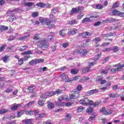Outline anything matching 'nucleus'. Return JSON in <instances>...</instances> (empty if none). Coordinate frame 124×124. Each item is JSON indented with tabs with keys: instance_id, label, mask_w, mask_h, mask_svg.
Instances as JSON below:
<instances>
[{
	"instance_id": "1",
	"label": "nucleus",
	"mask_w": 124,
	"mask_h": 124,
	"mask_svg": "<svg viewBox=\"0 0 124 124\" xmlns=\"http://www.w3.org/2000/svg\"><path fill=\"white\" fill-rule=\"evenodd\" d=\"M79 103L82 105L90 106V105L93 104V101L90 100L88 98H84L80 100Z\"/></svg>"
},
{
	"instance_id": "2",
	"label": "nucleus",
	"mask_w": 124,
	"mask_h": 124,
	"mask_svg": "<svg viewBox=\"0 0 124 124\" xmlns=\"http://www.w3.org/2000/svg\"><path fill=\"white\" fill-rule=\"evenodd\" d=\"M39 46L41 48H48L49 47V44L46 40L42 39L39 41Z\"/></svg>"
},
{
	"instance_id": "3",
	"label": "nucleus",
	"mask_w": 124,
	"mask_h": 124,
	"mask_svg": "<svg viewBox=\"0 0 124 124\" xmlns=\"http://www.w3.org/2000/svg\"><path fill=\"white\" fill-rule=\"evenodd\" d=\"M117 68H112L110 70L111 72L112 73H116V72H118V71H121L122 68H124V64L121 65V64L119 63L114 65Z\"/></svg>"
},
{
	"instance_id": "4",
	"label": "nucleus",
	"mask_w": 124,
	"mask_h": 124,
	"mask_svg": "<svg viewBox=\"0 0 124 124\" xmlns=\"http://www.w3.org/2000/svg\"><path fill=\"white\" fill-rule=\"evenodd\" d=\"M99 92V89H95L88 91L85 93V95L90 96V95H92V94H94L95 93H97Z\"/></svg>"
},
{
	"instance_id": "5",
	"label": "nucleus",
	"mask_w": 124,
	"mask_h": 124,
	"mask_svg": "<svg viewBox=\"0 0 124 124\" xmlns=\"http://www.w3.org/2000/svg\"><path fill=\"white\" fill-rule=\"evenodd\" d=\"M97 16H93L90 17V18H84L82 21V23L83 24H84V23H87L88 22H90L91 20V18H93V20H94V18H97Z\"/></svg>"
},
{
	"instance_id": "6",
	"label": "nucleus",
	"mask_w": 124,
	"mask_h": 124,
	"mask_svg": "<svg viewBox=\"0 0 124 124\" xmlns=\"http://www.w3.org/2000/svg\"><path fill=\"white\" fill-rule=\"evenodd\" d=\"M96 79L98 82H100L101 85H104V84H106V83H107V81L105 79H103V78H102L101 77H97Z\"/></svg>"
},
{
	"instance_id": "7",
	"label": "nucleus",
	"mask_w": 124,
	"mask_h": 124,
	"mask_svg": "<svg viewBox=\"0 0 124 124\" xmlns=\"http://www.w3.org/2000/svg\"><path fill=\"white\" fill-rule=\"evenodd\" d=\"M53 21L52 20H47L46 23V26H48L49 29H52V28H54L55 27V25L53 24Z\"/></svg>"
},
{
	"instance_id": "8",
	"label": "nucleus",
	"mask_w": 124,
	"mask_h": 124,
	"mask_svg": "<svg viewBox=\"0 0 124 124\" xmlns=\"http://www.w3.org/2000/svg\"><path fill=\"white\" fill-rule=\"evenodd\" d=\"M32 122H33V119H30L27 120H24L22 121L23 124H32Z\"/></svg>"
},
{
	"instance_id": "9",
	"label": "nucleus",
	"mask_w": 124,
	"mask_h": 124,
	"mask_svg": "<svg viewBox=\"0 0 124 124\" xmlns=\"http://www.w3.org/2000/svg\"><path fill=\"white\" fill-rule=\"evenodd\" d=\"M79 52L80 56H86L88 55V51H87V49H80L79 50Z\"/></svg>"
},
{
	"instance_id": "10",
	"label": "nucleus",
	"mask_w": 124,
	"mask_h": 124,
	"mask_svg": "<svg viewBox=\"0 0 124 124\" xmlns=\"http://www.w3.org/2000/svg\"><path fill=\"white\" fill-rule=\"evenodd\" d=\"M11 14V15L8 19V21H9V22L14 21L15 20V19H16V16L14 15V14Z\"/></svg>"
},
{
	"instance_id": "11",
	"label": "nucleus",
	"mask_w": 124,
	"mask_h": 124,
	"mask_svg": "<svg viewBox=\"0 0 124 124\" xmlns=\"http://www.w3.org/2000/svg\"><path fill=\"white\" fill-rule=\"evenodd\" d=\"M8 30V27L4 25L0 26V32H2L4 31H7Z\"/></svg>"
},
{
	"instance_id": "12",
	"label": "nucleus",
	"mask_w": 124,
	"mask_h": 124,
	"mask_svg": "<svg viewBox=\"0 0 124 124\" xmlns=\"http://www.w3.org/2000/svg\"><path fill=\"white\" fill-rule=\"evenodd\" d=\"M28 113L29 115H30V116H32V115H33V113L34 114H35L36 113H39V110H34L33 111L31 110L30 111H28L26 112V114H28Z\"/></svg>"
},
{
	"instance_id": "13",
	"label": "nucleus",
	"mask_w": 124,
	"mask_h": 124,
	"mask_svg": "<svg viewBox=\"0 0 124 124\" xmlns=\"http://www.w3.org/2000/svg\"><path fill=\"white\" fill-rule=\"evenodd\" d=\"M35 88L36 87L34 85H32L28 88V90H29L30 93H33V91L35 90Z\"/></svg>"
},
{
	"instance_id": "14",
	"label": "nucleus",
	"mask_w": 124,
	"mask_h": 124,
	"mask_svg": "<svg viewBox=\"0 0 124 124\" xmlns=\"http://www.w3.org/2000/svg\"><path fill=\"white\" fill-rule=\"evenodd\" d=\"M35 116L37 119H40V118H44L45 117V114L42 113L41 114H38V113H35Z\"/></svg>"
},
{
	"instance_id": "15",
	"label": "nucleus",
	"mask_w": 124,
	"mask_h": 124,
	"mask_svg": "<svg viewBox=\"0 0 124 124\" xmlns=\"http://www.w3.org/2000/svg\"><path fill=\"white\" fill-rule=\"evenodd\" d=\"M112 112L113 110L111 109H107L105 111H104L103 114L104 115H106V116H107V115H110V114H112Z\"/></svg>"
},
{
	"instance_id": "16",
	"label": "nucleus",
	"mask_w": 124,
	"mask_h": 124,
	"mask_svg": "<svg viewBox=\"0 0 124 124\" xmlns=\"http://www.w3.org/2000/svg\"><path fill=\"white\" fill-rule=\"evenodd\" d=\"M30 33H27V35H25L23 37H20L18 38V40H21V41H23V40H26V39H27V38L28 37H30Z\"/></svg>"
},
{
	"instance_id": "17",
	"label": "nucleus",
	"mask_w": 124,
	"mask_h": 124,
	"mask_svg": "<svg viewBox=\"0 0 124 124\" xmlns=\"http://www.w3.org/2000/svg\"><path fill=\"white\" fill-rule=\"evenodd\" d=\"M28 49V46H20L18 50V51H21V52H23V51H25V50H27Z\"/></svg>"
},
{
	"instance_id": "18",
	"label": "nucleus",
	"mask_w": 124,
	"mask_h": 124,
	"mask_svg": "<svg viewBox=\"0 0 124 124\" xmlns=\"http://www.w3.org/2000/svg\"><path fill=\"white\" fill-rule=\"evenodd\" d=\"M78 31L76 29H74L72 31H71L68 32V34H72V35L77 33Z\"/></svg>"
},
{
	"instance_id": "19",
	"label": "nucleus",
	"mask_w": 124,
	"mask_h": 124,
	"mask_svg": "<svg viewBox=\"0 0 124 124\" xmlns=\"http://www.w3.org/2000/svg\"><path fill=\"white\" fill-rule=\"evenodd\" d=\"M47 106H48V108L49 110H51V109H53L54 107H55V104L52 102H49L48 103Z\"/></svg>"
},
{
	"instance_id": "20",
	"label": "nucleus",
	"mask_w": 124,
	"mask_h": 124,
	"mask_svg": "<svg viewBox=\"0 0 124 124\" xmlns=\"http://www.w3.org/2000/svg\"><path fill=\"white\" fill-rule=\"evenodd\" d=\"M74 94L75 95V98H79L80 97V92L79 91H74Z\"/></svg>"
},
{
	"instance_id": "21",
	"label": "nucleus",
	"mask_w": 124,
	"mask_h": 124,
	"mask_svg": "<svg viewBox=\"0 0 124 124\" xmlns=\"http://www.w3.org/2000/svg\"><path fill=\"white\" fill-rule=\"evenodd\" d=\"M61 77L62 80H67L68 79V76L67 75H65V74L63 73L61 75Z\"/></svg>"
},
{
	"instance_id": "22",
	"label": "nucleus",
	"mask_w": 124,
	"mask_h": 124,
	"mask_svg": "<svg viewBox=\"0 0 124 124\" xmlns=\"http://www.w3.org/2000/svg\"><path fill=\"white\" fill-rule=\"evenodd\" d=\"M18 10H19V9L16 8L13 10L7 12V14H14L16 13V12H17Z\"/></svg>"
},
{
	"instance_id": "23",
	"label": "nucleus",
	"mask_w": 124,
	"mask_h": 124,
	"mask_svg": "<svg viewBox=\"0 0 124 124\" xmlns=\"http://www.w3.org/2000/svg\"><path fill=\"white\" fill-rule=\"evenodd\" d=\"M110 69V68L109 67H107L106 69L104 70H102L101 71V73L103 74H107L108 73V71Z\"/></svg>"
},
{
	"instance_id": "24",
	"label": "nucleus",
	"mask_w": 124,
	"mask_h": 124,
	"mask_svg": "<svg viewBox=\"0 0 124 124\" xmlns=\"http://www.w3.org/2000/svg\"><path fill=\"white\" fill-rule=\"evenodd\" d=\"M24 114H25V110H20V111H18L17 114L18 118L21 117V116L24 115Z\"/></svg>"
},
{
	"instance_id": "25",
	"label": "nucleus",
	"mask_w": 124,
	"mask_h": 124,
	"mask_svg": "<svg viewBox=\"0 0 124 124\" xmlns=\"http://www.w3.org/2000/svg\"><path fill=\"white\" fill-rule=\"evenodd\" d=\"M47 19L46 18H44L43 17L40 18V22L42 23V24H44L45 25H46V23H47Z\"/></svg>"
},
{
	"instance_id": "26",
	"label": "nucleus",
	"mask_w": 124,
	"mask_h": 124,
	"mask_svg": "<svg viewBox=\"0 0 124 124\" xmlns=\"http://www.w3.org/2000/svg\"><path fill=\"white\" fill-rule=\"evenodd\" d=\"M62 93V90L58 89L56 91L53 92V95H56V94H60V93Z\"/></svg>"
},
{
	"instance_id": "27",
	"label": "nucleus",
	"mask_w": 124,
	"mask_h": 124,
	"mask_svg": "<svg viewBox=\"0 0 124 124\" xmlns=\"http://www.w3.org/2000/svg\"><path fill=\"white\" fill-rule=\"evenodd\" d=\"M21 106V105L20 104H17L16 105H15L13 106L11 109L12 110V111H15L16 109H18V107H20Z\"/></svg>"
},
{
	"instance_id": "28",
	"label": "nucleus",
	"mask_w": 124,
	"mask_h": 124,
	"mask_svg": "<svg viewBox=\"0 0 124 124\" xmlns=\"http://www.w3.org/2000/svg\"><path fill=\"white\" fill-rule=\"evenodd\" d=\"M36 5L38 6V7H41V8L44 7L45 6L44 3L41 2L36 3Z\"/></svg>"
},
{
	"instance_id": "29",
	"label": "nucleus",
	"mask_w": 124,
	"mask_h": 124,
	"mask_svg": "<svg viewBox=\"0 0 124 124\" xmlns=\"http://www.w3.org/2000/svg\"><path fill=\"white\" fill-rule=\"evenodd\" d=\"M13 91V87L12 86H10L9 88H8L6 90L5 92L6 93H11Z\"/></svg>"
},
{
	"instance_id": "30",
	"label": "nucleus",
	"mask_w": 124,
	"mask_h": 124,
	"mask_svg": "<svg viewBox=\"0 0 124 124\" xmlns=\"http://www.w3.org/2000/svg\"><path fill=\"white\" fill-rule=\"evenodd\" d=\"M90 68H91L90 67H87L84 68L82 70L83 73H86V72H89V71H90Z\"/></svg>"
},
{
	"instance_id": "31",
	"label": "nucleus",
	"mask_w": 124,
	"mask_h": 124,
	"mask_svg": "<svg viewBox=\"0 0 124 124\" xmlns=\"http://www.w3.org/2000/svg\"><path fill=\"white\" fill-rule=\"evenodd\" d=\"M56 105H57V106H64V105H65V103H63V102H57L56 103Z\"/></svg>"
},
{
	"instance_id": "32",
	"label": "nucleus",
	"mask_w": 124,
	"mask_h": 124,
	"mask_svg": "<svg viewBox=\"0 0 124 124\" xmlns=\"http://www.w3.org/2000/svg\"><path fill=\"white\" fill-rule=\"evenodd\" d=\"M2 60L4 62H6L9 60V56H5L2 58Z\"/></svg>"
},
{
	"instance_id": "33",
	"label": "nucleus",
	"mask_w": 124,
	"mask_h": 124,
	"mask_svg": "<svg viewBox=\"0 0 124 124\" xmlns=\"http://www.w3.org/2000/svg\"><path fill=\"white\" fill-rule=\"evenodd\" d=\"M78 10L76 8H72L71 11V14H75L77 13L78 12Z\"/></svg>"
},
{
	"instance_id": "34",
	"label": "nucleus",
	"mask_w": 124,
	"mask_h": 124,
	"mask_svg": "<svg viewBox=\"0 0 124 124\" xmlns=\"http://www.w3.org/2000/svg\"><path fill=\"white\" fill-rule=\"evenodd\" d=\"M71 119V114H66V121H70Z\"/></svg>"
},
{
	"instance_id": "35",
	"label": "nucleus",
	"mask_w": 124,
	"mask_h": 124,
	"mask_svg": "<svg viewBox=\"0 0 124 124\" xmlns=\"http://www.w3.org/2000/svg\"><path fill=\"white\" fill-rule=\"evenodd\" d=\"M120 11L116 10V9H114L112 12V13L113 14V15H117L119 16V13Z\"/></svg>"
},
{
	"instance_id": "36",
	"label": "nucleus",
	"mask_w": 124,
	"mask_h": 124,
	"mask_svg": "<svg viewBox=\"0 0 124 124\" xmlns=\"http://www.w3.org/2000/svg\"><path fill=\"white\" fill-rule=\"evenodd\" d=\"M33 4H34V3H33V2H29L28 3H25L24 4L25 6H29V7L31 6L32 5H33Z\"/></svg>"
},
{
	"instance_id": "37",
	"label": "nucleus",
	"mask_w": 124,
	"mask_h": 124,
	"mask_svg": "<svg viewBox=\"0 0 124 124\" xmlns=\"http://www.w3.org/2000/svg\"><path fill=\"white\" fill-rule=\"evenodd\" d=\"M34 102H35L34 101L30 102L26 105V107H30V106H31V105H33Z\"/></svg>"
},
{
	"instance_id": "38",
	"label": "nucleus",
	"mask_w": 124,
	"mask_h": 124,
	"mask_svg": "<svg viewBox=\"0 0 124 124\" xmlns=\"http://www.w3.org/2000/svg\"><path fill=\"white\" fill-rule=\"evenodd\" d=\"M103 8V5L98 4L96 5V9H102Z\"/></svg>"
},
{
	"instance_id": "39",
	"label": "nucleus",
	"mask_w": 124,
	"mask_h": 124,
	"mask_svg": "<svg viewBox=\"0 0 124 124\" xmlns=\"http://www.w3.org/2000/svg\"><path fill=\"white\" fill-rule=\"evenodd\" d=\"M84 109H85V108H84V107L80 106L78 108L77 111L78 112H82V111H83Z\"/></svg>"
},
{
	"instance_id": "40",
	"label": "nucleus",
	"mask_w": 124,
	"mask_h": 124,
	"mask_svg": "<svg viewBox=\"0 0 124 124\" xmlns=\"http://www.w3.org/2000/svg\"><path fill=\"white\" fill-rule=\"evenodd\" d=\"M52 39H53V34L52 33H50L47 37V40L48 41H50Z\"/></svg>"
},
{
	"instance_id": "41",
	"label": "nucleus",
	"mask_w": 124,
	"mask_h": 124,
	"mask_svg": "<svg viewBox=\"0 0 124 124\" xmlns=\"http://www.w3.org/2000/svg\"><path fill=\"white\" fill-rule=\"evenodd\" d=\"M78 71H79L78 69H75L71 70V72L72 74H77V73H78Z\"/></svg>"
},
{
	"instance_id": "42",
	"label": "nucleus",
	"mask_w": 124,
	"mask_h": 124,
	"mask_svg": "<svg viewBox=\"0 0 124 124\" xmlns=\"http://www.w3.org/2000/svg\"><path fill=\"white\" fill-rule=\"evenodd\" d=\"M120 5V4H119V3H118V2H115L112 6V8H117V7H119V6Z\"/></svg>"
},
{
	"instance_id": "43",
	"label": "nucleus",
	"mask_w": 124,
	"mask_h": 124,
	"mask_svg": "<svg viewBox=\"0 0 124 124\" xmlns=\"http://www.w3.org/2000/svg\"><path fill=\"white\" fill-rule=\"evenodd\" d=\"M112 51H113V52H114L115 53H116V52H118V51H119V47H118L117 46H113L112 48Z\"/></svg>"
},
{
	"instance_id": "44",
	"label": "nucleus",
	"mask_w": 124,
	"mask_h": 124,
	"mask_svg": "<svg viewBox=\"0 0 124 124\" xmlns=\"http://www.w3.org/2000/svg\"><path fill=\"white\" fill-rule=\"evenodd\" d=\"M30 54H31V50H28L26 52H24L22 53V55H29Z\"/></svg>"
},
{
	"instance_id": "45",
	"label": "nucleus",
	"mask_w": 124,
	"mask_h": 124,
	"mask_svg": "<svg viewBox=\"0 0 124 124\" xmlns=\"http://www.w3.org/2000/svg\"><path fill=\"white\" fill-rule=\"evenodd\" d=\"M59 35H61V36H65V32H64V30H62L61 31H59Z\"/></svg>"
},
{
	"instance_id": "46",
	"label": "nucleus",
	"mask_w": 124,
	"mask_h": 124,
	"mask_svg": "<svg viewBox=\"0 0 124 124\" xmlns=\"http://www.w3.org/2000/svg\"><path fill=\"white\" fill-rule=\"evenodd\" d=\"M109 96L111 98H115V97H116L117 94L114 93H111V94H109Z\"/></svg>"
},
{
	"instance_id": "47",
	"label": "nucleus",
	"mask_w": 124,
	"mask_h": 124,
	"mask_svg": "<svg viewBox=\"0 0 124 124\" xmlns=\"http://www.w3.org/2000/svg\"><path fill=\"white\" fill-rule=\"evenodd\" d=\"M24 59L23 58H21L19 60H18V64L19 65H22L23 63H24Z\"/></svg>"
},
{
	"instance_id": "48",
	"label": "nucleus",
	"mask_w": 124,
	"mask_h": 124,
	"mask_svg": "<svg viewBox=\"0 0 124 124\" xmlns=\"http://www.w3.org/2000/svg\"><path fill=\"white\" fill-rule=\"evenodd\" d=\"M99 105V102H96L95 103H93V101H92V104L90 105V106L92 105V106H93L94 107H95V106H97Z\"/></svg>"
},
{
	"instance_id": "49",
	"label": "nucleus",
	"mask_w": 124,
	"mask_h": 124,
	"mask_svg": "<svg viewBox=\"0 0 124 124\" xmlns=\"http://www.w3.org/2000/svg\"><path fill=\"white\" fill-rule=\"evenodd\" d=\"M87 111L88 113H92V112L93 111V108L91 107H89V108L87 109Z\"/></svg>"
},
{
	"instance_id": "50",
	"label": "nucleus",
	"mask_w": 124,
	"mask_h": 124,
	"mask_svg": "<svg viewBox=\"0 0 124 124\" xmlns=\"http://www.w3.org/2000/svg\"><path fill=\"white\" fill-rule=\"evenodd\" d=\"M46 95H47V96H53V95H54V93H53V92H50L49 93H46Z\"/></svg>"
},
{
	"instance_id": "51",
	"label": "nucleus",
	"mask_w": 124,
	"mask_h": 124,
	"mask_svg": "<svg viewBox=\"0 0 124 124\" xmlns=\"http://www.w3.org/2000/svg\"><path fill=\"white\" fill-rule=\"evenodd\" d=\"M8 110L4 109L0 110V114H5V113H6L8 112Z\"/></svg>"
},
{
	"instance_id": "52",
	"label": "nucleus",
	"mask_w": 124,
	"mask_h": 124,
	"mask_svg": "<svg viewBox=\"0 0 124 124\" xmlns=\"http://www.w3.org/2000/svg\"><path fill=\"white\" fill-rule=\"evenodd\" d=\"M94 118H95V116L92 115L91 117H90L89 118V122H93V120H94Z\"/></svg>"
},
{
	"instance_id": "53",
	"label": "nucleus",
	"mask_w": 124,
	"mask_h": 124,
	"mask_svg": "<svg viewBox=\"0 0 124 124\" xmlns=\"http://www.w3.org/2000/svg\"><path fill=\"white\" fill-rule=\"evenodd\" d=\"M38 16V13L37 12H34L32 14V17H33L34 18H35V17H37Z\"/></svg>"
},
{
	"instance_id": "54",
	"label": "nucleus",
	"mask_w": 124,
	"mask_h": 124,
	"mask_svg": "<svg viewBox=\"0 0 124 124\" xmlns=\"http://www.w3.org/2000/svg\"><path fill=\"white\" fill-rule=\"evenodd\" d=\"M38 105H40V106H43L44 105V103L42 100H40L38 101Z\"/></svg>"
},
{
	"instance_id": "55",
	"label": "nucleus",
	"mask_w": 124,
	"mask_h": 124,
	"mask_svg": "<svg viewBox=\"0 0 124 124\" xmlns=\"http://www.w3.org/2000/svg\"><path fill=\"white\" fill-rule=\"evenodd\" d=\"M77 90L78 92H80V91H82V85H78L77 87Z\"/></svg>"
},
{
	"instance_id": "56",
	"label": "nucleus",
	"mask_w": 124,
	"mask_h": 124,
	"mask_svg": "<svg viewBox=\"0 0 124 124\" xmlns=\"http://www.w3.org/2000/svg\"><path fill=\"white\" fill-rule=\"evenodd\" d=\"M5 47H6V45H4L1 47H0V52H2L5 48Z\"/></svg>"
},
{
	"instance_id": "57",
	"label": "nucleus",
	"mask_w": 124,
	"mask_h": 124,
	"mask_svg": "<svg viewBox=\"0 0 124 124\" xmlns=\"http://www.w3.org/2000/svg\"><path fill=\"white\" fill-rule=\"evenodd\" d=\"M44 60L43 59H38L36 61V63H39L40 62H43Z\"/></svg>"
},
{
	"instance_id": "58",
	"label": "nucleus",
	"mask_w": 124,
	"mask_h": 124,
	"mask_svg": "<svg viewBox=\"0 0 124 124\" xmlns=\"http://www.w3.org/2000/svg\"><path fill=\"white\" fill-rule=\"evenodd\" d=\"M70 99H76L75 96L74 95V93H71L70 94Z\"/></svg>"
},
{
	"instance_id": "59",
	"label": "nucleus",
	"mask_w": 124,
	"mask_h": 124,
	"mask_svg": "<svg viewBox=\"0 0 124 124\" xmlns=\"http://www.w3.org/2000/svg\"><path fill=\"white\" fill-rule=\"evenodd\" d=\"M24 61H28V60H29V58H31V56L30 55H24Z\"/></svg>"
},
{
	"instance_id": "60",
	"label": "nucleus",
	"mask_w": 124,
	"mask_h": 124,
	"mask_svg": "<svg viewBox=\"0 0 124 124\" xmlns=\"http://www.w3.org/2000/svg\"><path fill=\"white\" fill-rule=\"evenodd\" d=\"M79 50L77 49L76 50H75V51H74V55H78V54H79Z\"/></svg>"
},
{
	"instance_id": "61",
	"label": "nucleus",
	"mask_w": 124,
	"mask_h": 124,
	"mask_svg": "<svg viewBox=\"0 0 124 124\" xmlns=\"http://www.w3.org/2000/svg\"><path fill=\"white\" fill-rule=\"evenodd\" d=\"M58 11H59V8H53L52 9L53 13H57Z\"/></svg>"
},
{
	"instance_id": "62",
	"label": "nucleus",
	"mask_w": 124,
	"mask_h": 124,
	"mask_svg": "<svg viewBox=\"0 0 124 124\" xmlns=\"http://www.w3.org/2000/svg\"><path fill=\"white\" fill-rule=\"evenodd\" d=\"M41 97L42 98H44L45 99H46V98H47V95H46V94H42V95H40Z\"/></svg>"
},
{
	"instance_id": "63",
	"label": "nucleus",
	"mask_w": 124,
	"mask_h": 124,
	"mask_svg": "<svg viewBox=\"0 0 124 124\" xmlns=\"http://www.w3.org/2000/svg\"><path fill=\"white\" fill-rule=\"evenodd\" d=\"M44 7H47L48 8H50L51 6V4L49 3H44Z\"/></svg>"
},
{
	"instance_id": "64",
	"label": "nucleus",
	"mask_w": 124,
	"mask_h": 124,
	"mask_svg": "<svg viewBox=\"0 0 124 124\" xmlns=\"http://www.w3.org/2000/svg\"><path fill=\"white\" fill-rule=\"evenodd\" d=\"M16 123V121L15 120L12 121H9L8 122L7 124H14Z\"/></svg>"
}]
</instances>
